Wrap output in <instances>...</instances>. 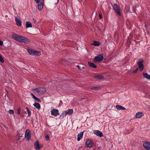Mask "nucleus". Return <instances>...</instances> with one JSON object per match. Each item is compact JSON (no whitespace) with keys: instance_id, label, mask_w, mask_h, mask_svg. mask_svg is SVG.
Here are the masks:
<instances>
[{"instance_id":"obj_20","label":"nucleus","mask_w":150,"mask_h":150,"mask_svg":"<svg viewBox=\"0 0 150 150\" xmlns=\"http://www.w3.org/2000/svg\"><path fill=\"white\" fill-rule=\"evenodd\" d=\"M116 108L118 110H125V108L124 107H122L120 105H117L116 106Z\"/></svg>"},{"instance_id":"obj_43","label":"nucleus","mask_w":150,"mask_h":150,"mask_svg":"<svg viewBox=\"0 0 150 150\" xmlns=\"http://www.w3.org/2000/svg\"><path fill=\"white\" fill-rule=\"evenodd\" d=\"M20 139V138L18 137V138L17 139H18V140H19Z\"/></svg>"},{"instance_id":"obj_8","label":"nucleus","mask_w":150,"mask_h":150,"mask_svg":"<svg viewBox=\"0 0 150 150\" xmlns=\"http://www.w3.org/2000/svg\"><path fill=\"white\" fill-rule=\"evenodd\" d=\"M20 42L25 43H28L30 42V41L28 38L21 36Z\"/></svg>"},{"instance_id":"obj_4","label":"nucleus","mask_w":150,"mask_h":150,"mask_svg":"<svg viewBox=\"0 0 150 150\" xmlns=\"http://www.w3.org/2000/svg\"><path fill=\"white\" fill-rule=\"evenodd\" d=\"M113 7L117 14L119 16H120L121 13L118 5L116 4H114L113 6Z\"/></svg>"},{"instance_id":"obj_10","label":"nucleus","mask_w":150,"mask_h":150,"mask_svg":"<svg viewBox=\"0 0 150 150\" xmlns=\"http://www.w3.org/2000/svg\"><path fill=\"white\" fill-rule=\"evenodd\" d=\"M25 137L29 140L30 139V131L29 129H27L25 132Z\"/></svg>"},{"instance_id":"obj_24","label":"nucleus","mask_w":150,"mask_h":150,"mask_svg":"<svg viewBox=\"0 0 150 150\" xmlns=\"http://www.w3.org/2000/svg\"><path fill=\"white\" fill-rule=\"evenodd\" d=\"M33 105L38 109H39L40 108V105L38 103H35L33 104Z\"/></svg>"},{"instance_id":"obj_44","label":"nucleus","mask_w":150,"mask_h":150,"mask_svg":"<svg viewBox=\"0 0 150 150\" xmlns=\"http://www.w3.org/2000/svg\"><path fill=\"white\" fill-rule=\"evenodd\" d=\"M84 68V67H83V66L81 67V68H82V69H83V68Z\"/></svg>"},{"instance_id":"obj_3","label":"nucleus","mask_w":150,"mask_h":150,"mask_svg":"<svg viewBox=\"0 0 150 150\" xmlns=\"http://www.w3.org/2000/svg\"><path fill=\"white\" fill-rule=\"evenodd\" d=\"M139 60V61L137 62V64L139 66V68L140 69V70L142 71L144 69V65L143 64L144 60L142 58H140Z\"/></svg>"},{"instance_id":"obj_2","label":"nucleus","mask_w":150,"mask_h":150,"mask_svg":"<svg viewBox=\"0 0 150 150\" xmlns=\"http://www.w3.org/2000/svg\"><path fill=\"white\" fill-rule=\"evenodd\" d=\"M103 54H100L95 57L93 59V61L95 62H98L102 61L103 59Z\"/></svg>"},{"instance_id":"obj_26","label":"nucleus","mask_w":150,"mask_h":150,"mask_svg":"<svg viewBox=\"0 0 150 150\" xmlns=\"http://www.w3.org/2000/svg\"><path fill=\"white\" fill-rule=\"evenodd\" d=\"M41 55V52L39 51L34 50V54L33 55H37V56H40Z\"/></svg>"},{"instance_id":"obj_32","label":"nucleus","mask_w":150,"mask_h":150,"mask_svg":"<svg viewBox=\"0 0 150 150\" xmlns=\"http://www.w3.org/2000/svg\"><path fill=\"white\" fill-rule=\"evenodd\" d=\"M138 70V68H137L135 70H134L132 73H136L137 71Z\"/></svg>"},{"instance_id":"obj_25","label":"nucleus","mask_w":150,"mask_h":150,"mask_svg":"<svg viewBox=\"0 0 150 150\" xmlns=\"http://www.w3.org/2000/svg\"><path fill=\"white\" fill-rule=\"evenodd\" d=\"M35 50H32L31 49H29L27 51L31 55H33L34 54V52Z\"/></svg>"},{"instance_id":"obj_11","label":"nucleus","mask_w":150,"mask_h":150,"mask_svg":"<svg viewBox=\"0 0 150 150\" xmlns=\"http://www.w3.org/2000/svg\"><path fill=\"white\" fill-rule=\"evenodd\" d=\"M35 148L36 150H39L42 147V145L39 144L38 141H36L34 143Z\"/></svg>"},{"instance_id":"obj_35","label":"nucleus","mask_w":150,"mask_h":150,"mask_svg":"<svg viewBox=\"0 0 150 150\" xmlns=\"http://www.w3.org/2000/svg\"><path fill=\"white\" fill-rule=\"evenodd\" d=\"M45 138L47 140H49V137L48 135H46L45 137Z\"/></svg>"},{"instance_id":"obj_31","label":"nucleus","mask_w":150,"mask_h":150,"mask_svg":"<svg viewBox=\"0 0 150 150\" xmlns=\"http://www.w3.org/2000/svg\"><path fill=\"white\" fill-rule=\"evenodd\" d=\"M9 113L10 114H13L14 113V111L13 110H10L8 111Z\"/></svg>"},{"instance_id":"obj_1","label":"nucleus","mask_w":150,"mask_h":150,"mask_svg":"<svg viewBox=\"0 0 150 150\" xmlns=\"http://www.w3.org/2000/svg\"><path fill=\"white\" fill-rule=\"evenodd\" d=\"M32 90L35 93L40 95L44 94L46 91V89L43 87H40L37 88H34L32 89Z\"/></svg>"},{"instance_id":"obj_27","label":"nucleus","mask_w":150,"mask_h":150,"mask_svg":"<svg viewBox=\"0 0 150 150\" xmlns=\"http://www.w3.org/2000/svg\"><path fill=\"white\" fill-rule=\"evenodd\" d=\"M73 112L72 109H69L67 111H66L67 113V114L71 115L72 114Z\"/></svg>"},{"instance_id":"obj_17","label":"nucleus","mask_w":150,"mask_h":150,"mask_svg":"<svg viewBox=\"0 0 150 150\" xmlns=\"http://www.w3.org/2000/svg\"><path fill=\"white\" fill-rule=\"evenodd\" d=\"M91 44V45H94V46H98L100 45V43L98 41H93V43Z\"/></svg>"},{"instance_id":"obj_38","label":"nucleus","mask_w":150,"mask_h":150,"mask_svg":"<svg viewBox=\"0 0 150 150\" xmlns=\"http://www.w3.org/2000/svg\"><path fill=\"white\" fill-rule=\"evenodd\" d=\"M99 18H100V19H101V18L102 17V15H101L100 13V14H99Z\"/></svg>"},{"instance_id":"obj_13","label":"nucleus","mask_w":150,"mask_h":150,"mask_svg":"<svg viewBox=\"0 0 150 150\" xmlns=\"http://www.w3.org/2000/svg\"><path fill=\"white\" fill-rule=\"evenodd\" d=\"M93 144L92 141L90 140L87 141L86 142V144L87 147H91Z\"/></svg>"},{"instance_id":"obj_18","label":"nucleus","mask_w":150,"mask_h":150,"mask_svg":"<svg viewBox=\"0 0 150 150\" xmlns=\"http://www.w3.org/2000/svg\"><path fill=\"white\" fill-rule=\"evenodd\" d=\"M66 113V111H65L63 112L62 113L60 116V118L61 119H63L67 114Z\"/></svg>"},{"instance_id":"obj_33","label":"nucleus","mask_w":150,"mask_h":150,"mask_svg":"<svg viewBox=\"0 0 150 150\" xmlns=\"http://www.w3.org/2000/svg\"><path fill=\"white\" fill-rule=\"evenodd\" d=\"M20 111H21V109L20 108H19L17 110V113L18 114H20Z\"/></svg>"},{"instance_id":"obj_37","label":"nucleus","mask_w":150,"mask_h":150,"mask_svg":"<svg viewBox=\"0 0 150 150\" xmlns=\"http://www.w3.org/2000/svg\"><path fill=\"white\" fill-rule=\"evenodd\" d=\"M33 21L34 23H35L36 22V20L34 19L33 18Z\"/></svg>"},{"instance_id":"obj_42","label":"nucleus","mask_w":150,"mask_h":150,"mask_svg":"<svg viewBox=\"0 0 150 150\" xmlns=\"http://www.w3.org/2000/svg\"><path fill=\"white\" fill-rule=\"evenodd\" d=\"M33 98H34V99H35H35H36L37 97H36L35 96H33Z\"/></svg>"},{"instance_id":"obj_5","label":"nucleus","mask_w":150,"mask_h":150,"mask_svg":"<svg viewBox=\"0 0 150 150\" xmlns=\"http://www.w3.org/2000/svg\"><path fill=\"white\" fill-rule=\"evenodd\" d=\"M44 1V0H42L39 2H36L38 3V8L40 11L42 10L43 8Z\"/></svg>"},{"instance_id":"obj_14","label":"nucleus","mask_w":150,"mask_h":150,"mask_svg":"<svg viewBox=\"0 0 150 150\" xmlns=\"http://www.w3.org/2000/svg\"><path fill=\"white\" fill-rule=\"evenodd\" d=\"M144 146L146 149H150V143L148 142H145L143 144Z\"/></svg>"},{"instance_id":"obj_28","label":"nucleus","mask_w":150,"mask_h":150,"mask_svg":"<svg viewBox=\"0 0 150 150\" xmlns=\"http://www.w3.org/2000/svg\"><path fill=\"white\" fill-rule=\"evenodd\" d=\"M91 89L93 90H98L100 89V87L99 86H94L91 87Z\"/></svg>"},{"instance_id":"obj_12","label":"nucleus","mask_w":150,"mask_h":150,"mask_svg":"<svg viewBox=\"0 0 150 150\" xmlns=\"http://www.w3.org/2000/svg\"><path fill=\"white\" fill-rule=\"evenodd\" d=\"M93 133L97 136L100 137H103V134L99 130H95L93 131Z\"/></svg>"},{"instance_id":"obj_15","label":"nucleus","mask_w":150,"mask_h":150,"mask_svg":"<svg viewBox=\"0 0 150 150\" xmlns=\"http://www.w3.org/2000/svg\"><path fill=\"white\" fill-rule=\"evenodd\" d=\"M144 115L143 112H138L136 115V117L137 118H140L142 116Z\"/></svg>"},{"instance_id":"obj_34","label":"nucleus","mask_w":150,"mask_h":150,"mask_svg":"<svg viewBox=\"0 0 150 150\" xmlns=\"http://www.w3.org/2000/svg\"><path fill=\"white\" fill-rule=\"evenodd\" d=\"M35 100H36L37 102H41V101L40 100L39 98H36V99H35Z\"/></svg>"},{"instance_id":"obj_29","label":"nucleus","mask_w":150,"mask_h":150,"mask_svg":"<svg viewBox=\"0 0 150 150\" xmlns=\"http://www.w3.org/2000/svg\"><path fill=\"white\" fill-rule=\"evenodd\" d=\"M26 110H27V112L28 114V116L30 117L31 115V112L28 108H26Z\"/></svg>"},{"instance_id":"obj_39","label":"nucleus","mask_w":150,"mask_h":150,"mask_svg":"<svg viewBox=\"0 0 150 150\" xmlns=\"http://www.w3.org/2000/svg\"><path fill=\"white\" fill-rule=\"evenodd\" d=\"M76 67L78 68H79V69H81V67L79 65H77L76 66Z\"/></svg>"},{"instance_id":"obj_41","label":"nucleus","mask_w":150,"mask_h":150,"mask_svg":"<svg viewBox=\"0 0 150 150\" xmlns=\"http://www.w3.org/2000/svg\"><path fill=\"white\" fill-rule=\"evenodd\" d=\"M30 95L32 96L33 98L35 96L33 93H31Z\"/></svg>"},{"instance_id":"obj_21","label":"nucleus","mask_w":150,"mask_h":150,"mask_svg":"<svg viewBox=\"0 0 150 150\" xmlns=\"http://www.w3.org/2000/svg\"><path fill=\"white\" fill-rule=\"evenodd\" d=\"M143 74L144 77L147 79L150 80V75H149L147 73H143Z\"/></svg>"},{"instance_id":"obj_9","label":"nucleus","mask_w":150,"mask_h":150,"mask_svg":"<svg viewBox=\"0 0 150 150\" xmlns=\"http://www.w3.org/2000/svg\"><path fill=\"white\" fill-rule=\"evenodd\" d=\"M12 38L16 41L20 42L21 36L16 34H13L12 35Z\"/></svg>"},{"instance_id":"obj_45","label":"nucleus","mask_w":150,"mask_h":150,"mask_svg":"<svg viewBox=\"0 0 150 150\" xmlns=\"http://www.w3.org/2000/svg\"><path fill=\"white\" fill-rule=\"evenodd\" d=\"M59 0H57V2H59Z\"/></svg>"},{"instance_id":"obj_23","label":"nucleus","mask_w":150,"mask_h":150,"mask_svg":"<svg viewBox=\"0 0 150 150\" xmlns=\"http://www.w3.org/2000/svg\"><path fill=\"white\" fill-rule=\"evenodd\" d=\"M32 25L31 23L27 21L26 23V27L27 28H29V27H32Z\"/></svg>"},{"instance_id":"obj_6","label":"nucleus","mask_w":150,"mask_h":150,"mask_svg":"<svg viewBox=\"0 0 150 150\" xmlns=\"http://www.w3.org/2000/svg\"><path fill=\"white\" fill-rule=\"evenodd\" d=\"M15 21L16 25L18 26H21L22 25V22L21 19L19 17H16Z\"/></svg>"},{"instance_id":"obj_22","label":"nucleus","mask_w":150,"mask_h":150,"mask_svg":"<svg viewBox=\"0 0 150 150\" xmlns=\"http://www.w3.org/2000/svg\"><path fill=\"white\" fill-rule=\"evenodd\" d=\"M94 77L95 79H101L103 78L102 75H97L94 76Z\"/></svg>"},{"instance_id":"obj_7","label":"nucleus","mask_w":150,"mask_h":150,"mask_svg":"<svg viewBox=\"0 0 150 150\" xmlns=\"http://www.w3.org/2000/svg\"><path fill=\"white\" fill-rule=\"evenodd\" d=\"M51 114L54 116H57L59 115V110L57 109H53L51 111Z\"/></svg>"},{"instance_id":"obj_19","label":"nucleus","mask_w":150,"mask_h":150,"mask_svg":"<svg viewBox=\"0 0 150 150\" xmlns=\"http://www.w3.org/2000/svg\"><path fill=\"white\" fill-rule=\"evenodd\" d=\"M88 64L89 66L91 67L94 68H97V66L96 65L92 62H88Z\"/></svg>"},{"instance_id":"obj_16","label":"nucleus","mask_w":150,"mask_h":150,"mask_svg":"<svg viewBox=\"0 0 150 150\" xmlns=\"http://www.w3.org/2000/svg\"><path fill=\"white\" fill-rule=\"evenodd\" d=\"M83 134V132H81L80 134H78L77 137V141H79L82 138Z\"/></svg>"},{"instance_id":"obj_36","label":"nucleus","mask_w":150,"mask_h":150,"mask_svg":"<svg viewBox=\"0 0 150 150\" xmlns=\"http://www.w3.org/2000/svg\"><path fill=\"white\" fill-rule=\"evenodd\" d=\"M3 44V42L0 40V46H2Z\"/></svg>"},{"instance_id":"obj_40","label":"nucleus","mask_w":150,"mask_h":150,"mask_svg":"<svg viewBox=\"0 0 150 150\" xmlns=\"http://www.w3.org/2000/svg\"><path fill=\"white\" fill-rule=\"evenodd\" d=\"M85 103L88 100V99H87V98H86V97H85Z\"/></svg>"},{"instance_id":"obj_30","label":"nucleus","mask_w":150,"mask_h":150,"mask_svg":"<svg viewBox=\"0 0 150 150\" xmlns=\"http://www.w3.org/2000/svg\"><path fill=\"white\" fill-rule=\"evenodd\" d=\"M0 62H1L2 63H4V60L1 56L0 54Z\"/></svg>"}]
</instances>
